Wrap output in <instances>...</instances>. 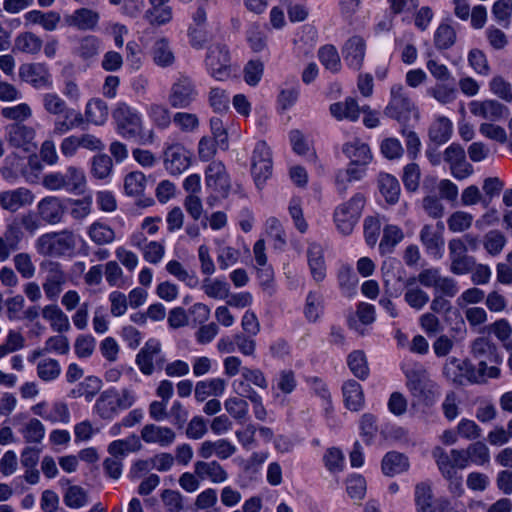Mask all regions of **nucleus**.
<instances>
[{
    "mask_svg": "<svg viewBox=\"0 0 512 512\" xmlns=\"http://www.w3.org/2000/svg\"><path fill=\"white\" fill-rule=\"evenodd\" d=\"M472 353L479 360H487L490 363L500 364L502 358L498 355L496 348L485 338H479L472 345Z\"/></svg>",
    "mask_w": 512,
    "mask_h": 512,
    "instance_id": "48",
    "label": "nucleus"
},
{
    "mask_svg": "<svg viewBox=\"0 0 512 512\" xmlns=\"http://www.w3.org/2000/svg\"><path fill=\"white\" fill-rule=\"evenodd\" d=\"M364 204V196L362 194H355L347 202L336 207L334 211V222L340 233L343 235L352 233Z\"/></svg>",
    "mask_w": 512,
    "mask_h": 512,
    "instance_id": "6",
    "label": "nucleus"
},
{
    "mask_svg": "<svg viewBox=\"0 0 512 512\" xmlns=\"http://www.w3.org/2000/svg\"><path fill=\"white\" fill-rule=\"evenodd\" d=\"M44 109L52 114L59 115L64 113V119H57L54 122V133L62 135L83 123V117L80 112L74 109H67L65 101L56 93H45L42 95Z\"/></svg>",
    "mask_w": 512,
    "mask_h": 512,
    "instance_id": "4",
    "label": "nucleus"
},
{
    "mask_svg": "<svg viewBox=\"0 0 512 512\" xmlns=\"http://www.w3.org/2000/svg\"><path fill=\"white\" fill-rule=\"evenodd\" d=\"M273 171L272 154L264 141H258L251 156V175L256 187L261 190Z\"/></svg>",
    "mask_w": 512,
    "mask_h": 512,
    "instance_id": "8",
    "label": "nucleus"
},
{
    "mask_svg": "<svg viewBox=\"0 0 512 512\" xmlns=\"http://www.w3.org/2000/svg\"><path fill=\"white\" fill-rule=\"evenodd\" d=\"M43 318L50 322L53 330L57 332L67 331L70 328V322L63 311L56 305H47L42 310Z\"/></svg>",
    "mask_w": 512,
    "mask_h": 512,
    "instance_id": "46",
    "label": "nucleus"
},
{
    "mask_svg": "<svg viewBox=\"0 0 512 512\" xmlns=\"http://www.w3.org/2000/svg\"><path fill=\"white\" fill-rule=\"evenodd\" d=\"M20 432L27 442L40 443L45 437L46 429L42 421L35 416L22 426Z\"/></svg>",
    "mask_w": 512,
    "mask_h": 512,
    "instance_id": "54",
    "label": "nucleus"
},
{
    "mask_svg": "<svg viewBox=\"0 0 512 512\" xmlns=\"http://www.w3.org/2000/svg\"><path fill=\"white\" fill-rule=\"evenodd\" d=\"M163 362L161 343L157 339H149L136 357V364L145 375H151L155 366H160Z\"/></svg>",
    "mask_w": 512,
    "mask_h": 512,
    "instance_id": "14",
    "label": "nucleus"
},
{
    "mask_svg": "<svg viewBox=\"0 0 512 512\" xmlns=\"http://www.w3.org/2000/svg\"><path fill=\"white\" fill-rule=\"evenodd\" d=\"M408 467V459L398 452H389L382 460V471L387 476H394L403 473L408 469Z\"/></svg>",
    "mask_w": 512,
    "mask_h": 512,
    "instance_id": "44",
    "label": "nucleus"
},
{
    "mask_svg": "<svg viewBox=\"0 0 512 512\" xmlns=\"http://www.w3.org/2000/svg\"><path fill=\"white\" fill-rule=\"evenodd\" d=\"M140 440L147 444H155L161 447L170 446L176 439L175 432L166 426L146 424L141 429Z\"/></svg>",
    "mask_w": 512,
    "mask_h": 512,
    "instance_id": "22",
    "label": "nucleus"
},
{
    "mask_svg": "<svg viewBox=\"0 0 512 512\" xmlns=\"http://www.w3.org/2000/svg\"><path fill=\"white\" fill-rule=\"evenodd\" d=\"M494 20L504 27H509L512 18V0H496L492 5Z\"/></svg>",
    "mask_w": 512,
    "mask_h": 512,
    "instance_id": "64",
    "label": "nucleus"
},
{
    "mask_svg": "<svg viewBox=\"0 0 512 512\" xmlns=\"http://www.w3.org/2000/svg\"><path fill=\"white\" fill-rule=\"evenodd\" d=\"M136 394L130 389L117 390L114 387L104 390L96 399L92 412L103 420H112L122 410L136 402Z\"/></svg>",
    "mask_w": 512,
    "mask_h": 512,
    "instance_id": "3",
    "label": "nucleus"
},
{
    "mask_svg": "<svg viewBox=\"0 0 512 512\" xmlns=\"http://www.w3.org/2000/svg\"><path fill=\"white\" fill-rule=\"evenodd\" d=\"M323 462L330 473H339L345 467V455L337 447L328 448L323 455Z\"/></svg>",
    "mask_w": 512,
    "mask_h": 512,
    "instance_id": "62",
    "label": "nucleus"
},
{
    "mask_svg": "<svg viewBox=\"0 0 512 512\" xmlns=\"http://www.w3.org/2000/svg\"><path fill=\"white\" fill-rule=\"evenodd\" d=\"M37 208L41 218L52 224L58 223L64 212L60 199L55 196L43 198L39 201Z\"/></svg>",
    "mask_w": 512,
    "mask_h": 512,
    "instance_id": "31",
    "label": "nucleus"
},
{
    "mask_svg": "<svg viewBox=\"0 0 512 512\" xmlns=\"http://www.w3.org/2000/svg\"><path fill=\"white\" fill-rule=\"evenodd\" d=\"M85 119L88 123L101 126L108 119V107L104 101L95 98L87 102L85 107Z\"/></svg>",
    "mask_w": 512,
    "mask_h": 512,
    "instance_id": "40",
    "label": "nucleus"
},
{
    "mask_svg": "<svg viewBox=\"0 0 512 512\" xmlns=\"http://www.w3.org/2000/svg\"><path fill=\"white\" fill-rule=\"evenodd\" d=\"M414 502L416 512H437V501L434 499L432 488L427 483H419L415 487Z\"/></svg>",
    "mask_w": 512,
    "mask_h": 512,
    "instance_id": "34",
    "label": "nucleus"
},
{
    "mask_svg": "<svg viewBox=\"0 0 512 512\" xmlns=\"http://www.w3.org/2000/svg\"><path fill=\"white\" fill-rule=\"evenodd\" d=\"M204 293L214 299L226 300L229 296L230 287L224 279H208L203 284Z\"/></svg>",
    "mask_w": 512,
    "mask_h": 512,
    "instance_id": "61",
    "label": "nucleus"
},
{
    "mask_svg": "<svg viewBox=\"0 0 512 512\" xmlns=\"http://www.w3.org/2000/svg\"><path fill=\"white\" fill-rule=\"evenodd\" d=\"M453 123L445 116H438L430 126L429 137L438 145L446 143L452 135Z\"/></svg>",
    "mask_w": 512,
    "mask_h": 512,
    "instance_id": "38",
    "label": "nucleus"
},
{
    "mask_svg": "<svg viewBox=\"0 0 512 512\" xmlns=\"http://www.w3.org/2000/svg\"><path fill=\"white\" fill-rule=\"evenodd\" d=\"M66 281L64 272L56 264L49 266L46 281L43 284L44 292L49 299H56L62 291V286Z\"/></svg>",
    "mask_w": 512,
    "mask_h": 512,
    "instance_id": "35",
    "label": "nucleus"
},
{
    "mask_svg": "<svg viewBox=\"0 0 512 512\" xmlns=\"http://www.w3.org/2000/svg\"><path fill=\"white\" fill-rule=\"evenodd\" d=\"M35 200L34 194L27 188L20 187L0 193V205L3 209L16 212L31 205Z\"/></svg>",
    "mask_w": 512,
    "mask_h": 512,
    "instance_id": "18",
    "label": "nucleus"
},
{
    "mask_svg": "<svg viewBox=\"0 0 512 512\" xmlns=\"http://www.w3.org/2000/svg\"><path fill=\"white\" fill-rule=\"evenodd\" d=\"M152 56L158 66L167 67L173 64L175 58L167 38L162 37L155 41Z\"/></svg>",
    "mask_w": 512,
    "mask_h": 512,
    "instance_id": "47",
    "label": "nucleus"
},
{
    "mask_svg": "<svg viewBox=\"0 0 512 512\" xmlns=\"http://www.w3.org/2000/svg\"><path fill=\"white\" fill-rule=\"evenodd\" d=\"M307 261L313 279L321 282L326 277V262L323 247L315 242H311L307 248Z\"/></svg>",
    "mask_w": 512,
    "mask_h": 512,
    "instance_id": "26",
    "label": "nucleus"
},
{
    "mask_svg": "<svg viewBox=\"0 0 512 512\" xmlns=\"http://www.w3.org/2000/svg\"><path fill=\"white\" fill-rule=\"evenodd\" d=\"M142 449L140 438L131 434L126 438L112 441L107 448L110 455L117 458H124L130 453L138 452Z\"/></svg>",
    "mask_w": 512,
    "mask_h": 512,
    "instance_id": "30",
    "label": "nucleus"
},
{
    "mask_svg": "<svg viewBox=\"0 0 512 512\" xmlns=\"http://www.w3.org/2000/svg\"><path fill=\"white\" fill-rule=\"evenodd\" d=\"M344 404L350 411H359L364 406V393L361 385L354 381L348 380L342 386Z\"/></svg>",
    "mask_w": 512,
    "mask_h": 512,
    "instance_id": "32",
    "label": "nucleus"
},
{
    "mask_svg": "<svg viewBox=\"0 0 512 512\" xmlns=\"http://www.w3.org/2000/svg\"><path fill=\"white\" fill-rule=\"evenodd\" d=\"M467 453L466 459L468 466L473 463L477 466H483L490 461V451L486 444L483 442H475L464 449Z\"/></svg>",
    "mask_w": 512,
    "mask_h": 512,
    "instance_id": "58",
    "label": "nucleus"
},
{
    "mask_svg": "<svg viewBox=\"0 0 512 512\" xmlns=\"http://www.w3.org/2000/svg\"><path fill=\"white\" fill-rule=\"evenodd\" d=\"M146 20L153 26H163L173 19V9L168 3L151 4L145 13Z\"/></svg>",
    "mask_w": 512,
    "mask_h": 512,
    "instance_id": "43",
    "label": "nucleus"
},
{
    "mask_svg": "<svg viewBox=\"0 0 512 512\" xmlns=\"http://www.w3.org/2000/svg\"><path fill=\"white\" fill-rule=\"evenodd\" d=\"M407 388L411 395L419 401L432 405L436 401V385L429 379L426 372L422 369L409 371L406 373Z\"/></svg>",
    "mask_w": 512,
    "mask_h": 512,
    "instance_id": "10",
    "label": "nucleus"
},
{
    "mask_svg": "<svg viewBox=\"0 0 512 512\" xmlns=\"http://www.w3.org/2000/svg\"><path fill=\"white\" fill-rule=\"evenodd\" d=\"M42 48V40L31 32L19 34L14 41V50L26 53L36 54Z\"/></svg>",
    "mask_w": 512,
    "mask_h": 512,
    "instance_id": "51",
    "label": "nucleus"
},
{
    "mask_svg": "<svg viewBox=\"0 0 512 512\" xmlns=\"http://www.w3.org/2000/svg\"><path fill=\"white\" fill-rule=\"evenodd\" d=\"M165 268L170 275L185 283L189 287H195L198 284V279L195 274L189 272L183 266V264L177 260L168 261Z\"/></svg>",
    "mask_w": 512,
    "mask_h": 512,
    "instance_id": "59",
    "label": "nucleus"
},
{
    "mask_svg": "<svg viewBox=\"0 0 512 512\" xmlns=\"http://www.w3.org/2000/svg\"><path fill=\"white\" fill-rule=\"evenodd\" d=\"M342 153L349 163L346 169L337 171L335 183L339 190H346L350 183L360 181L366 176L373 154L370 146L359 138L346 141L342 146Z\"/></svg>",
    "mask_w": 512,
    "mask_h": 512,
    "instance_id": "1",
    "label": "nucleus"
},
{
    "mask_svg": "<svg viewBox=\"0 0 512 512\" xmlns=\"http://www.w3.org/2000/svg\"><path fill=\"white\" fill-rule=\"evenodd\" d=\"M92 175L105 183L110 182L112 175V161L107 155H97L93 158Z\"/></svg>",
    "mask_w": 512,
    "mask_h": 512,
    "instance_id": "60",
    "label": "nucleus"
},
{
    "mask_svg": "<svg viewBox=\"0 0 512 512\" xmlns=\"http://www.w3.org/2000/svg\"><path fill=\"white\" fill-rule=\"evenodd\" d=\"M330 112L337 120L350 121H356L360 114L359 106L353 98H348L344 102L332 104L330 106Z\"/></svg>",
    "mask_w": 512,
    "mask_h": 512,
    "instance_id": "42",
    "label": "nucleus"
},
{
    "mask_svg": "<svg viewBox=\"0 0 512 512\" xmlns=\"http://www.w3.org/2000/svg\"><path fill=\"white\" fill-rule=\"evenodd\" d=\"M88 236L98 245L110 244L117 238L115 231L102 221H95L88 227Z\"/></svg>",
    "mask_w": 512,
    "mask_h": 512,
    "instance_id": "41",
    "label": "nucleus"
},
{
    "mask_svg": "<svg viewBox=\"0 0 512 512\" xmlns=\"http://www.w3.org/2000/svg\"><path fill=\"white\" fill-rule=\"evenodd\" d=\"M226 386V381L218 377L199 381L195 387V399L198 402H203L211 396L220 397L225 393Z\"/></svg>",
    "mask_w": 512,
    "mask_h": 512,
    "instance_id": "29",
    "label": "nucleus"
},
{
    "mask_svg": "<svg viewBox=\"0 0 512 512\" xmlns=\"http://www.w3.org/2000/svg\"><path fill=\"white\" fill-rule=\"evenodd\" d=\"M403 231L396 225H386L383 229V237L379 244V250L382 254L391 253L394 247L402 241Z\"/></svg>",
    "mask_w": 512,
    "mask_h": 512,
    "instance_id": "52",
    "label": "nucleus"
},
{
    "mask_svg": "<svg viewBox=\"0 0 512 512\" xmlns=\"http://www.w3.org/2000/svg\"><path fill=\"white\" fill-rule=\"evenodd\" d=\"M104 268V276L109 286L125 288L131 284V280L124 276L122 268L116 261H108Z\"/></svg>",
    "mask_w": 512,
    "mask_h": 512,
    "instance_id": "53",
    "label": "nucleus"
},
{
    "mask_svg": "<svg viewBox=\"0 0 512 512\" xmlns=\"http://www.w3.org/2000/svg\"><path fill=\"white\" fill-rule=\"evenodd\" d=\"M37 376L44 382H52L61 374L59 362L52 358H44L37 363Z\"/></svg>",
    "mask_w": 512,
    "mask_h": 512,
    "instance_id": "56",
    "label": "nucleus"
},
{
    "mask_svg": "<svg viewBox=\"0 0 512 512\" xmlns=\"http://www.w3.org/2000/svg\"><path fill=\"white\" fill-rule=\"evenodd\" d=\"M30 412L50 424L67 425L71 422L68 404L61 400L52 402L41 400L30 407Z\"/></svg>",
    "mask_w": 512,
    "mask_h": 512,
    "instance_id": "9",
    "label": "nucleus"
},
{
    "mask_svg": "<svg viewBox=\"0 0 512 512\" xmlns=\"http://www.w3.org/2000/svg\"><path fill=\"white\" fill-rule=\"evenodd\" d=\"M472 115L486 120L497 121L507 115V108L493 99L473 100L468 104Z\"/></svg>",
    "mask_w": 512,
    "mask_h": 512,
    "instance_id": "17",
    "label": "nucleus"
},
{
    "mask_svg": "<svg viewBox=\"0 0 512 512\" xmlns=\"http://www.w3.org/2000/svg\"><path fill=\"white\" fill-rule=\"evenodd\" d=\"M344 61L350 68L359 69L365 56L364 40L358 36L351 37L342 49Z\"/></svg>",
    "mask_w": 512,
    "mask_h": 512,
    "instance_id": "28",
    "label": "nucleus"
},
{
    "mask_svg": "<svg viewBox=\"0 0 512 512\" xmlns=\"http://www.w3.org/2000/svg\"><path fill=\"white\" fill-rule=\"evenodd\" d=\"M70 246L71 236L68 234H46L37 240V250L43 255L60 254Z\"/></svg>",
    "mask_w": 512,
    "mask_h": 512,
    "instance_id": "24",
    "label": "nucleus"
},
{
    "mask_svg": "<svg viewBox=\"0 0 512 512\" xmlns=\"http://www.w3.org/2000/svg\"><path fill=\"white\" fill-rule=\"evenodd\" d=\"M64 177V190L68 193L80 195L86 188V176L82 169L75 166H69L65 172H62Z\"/></svg>",
    "mask_w": 512,
    "mask_h": 512,
    "instance_id": "36",
    "label": "nucleus"
},
{
    "mask_svg": "<svg viewBox=\"0 0 512 512\" xmlns=\"http://www.w3.org/2000/svg\"><path fill=\"white\" fill-rule=\"evenodd\" d=\"M378 189L388 204H395L400 195V184L396 177L388 173H380L378 176Z\"/></svg>",
    "mask_w": 512,
    "mask_h": 512,
    "instance_id": "37",
    "label": "nucleus"
},
{
    "mask_svg": "<svg viewBox=\"0 0 512 512\" xmlns=\"http://www.w3.org/2000/svg\"><path fill=\"white\" fill-rule=\"evenodd\" d=\"M443 373L449 380L459 384H464L465 382L472 383V381L479 379L475 376V369L469 361L454 357L447 359Z\"/></svg>",
    "mask_w": 512,
    "mask_h": 512,
    "instance_id": "16",
    "label": "nucleus"
},
{
    "mask_svg": "<svg viewBox=\"0 0 512 512\" xmlns=\"http://www.w3.org/2000/svg\"><path fill=\"white\" fill-rule=\"evenodd\" d=\"M384 113L400 123L408 122L411 115L418 118V111L401 84H395L391 87L390 100Z\"/></svg>",
    "mask_w": 512,
    "mask_h": 512,
    "instance_id": "7",
    "label": "nucleus"
},
{
    "mask_svg": "<svg viewBox=\"0 0 512 512\" xmlns=\"http://www.w3.org/2000/svg\"><path fill=\"white\" fill-rule=\"evenodd\" d=\"M146 187V178L142 172H130L124 178V191L128 196L141 195Z\"/></svg>",
    "mask_w": 512,
    "mask_h": 512,
    "instance_id": "63",
    "label": "nucleus"
},
{
    "mask_svg": "<svg viewBox=\"0 0 512 512\" xmlns=\"http://www.w3.org/2000/svg\"><path fill=\"white\" fill-rule=\"evenodd\" d=\"M443 224L437 227L426 225L421 230V241L427 253L435 259L442 258L444 254Z\"/></svg>",
    "mask_w": 512,
    "mask_h": 512,
    "instance_id": "20",
    "label": "nucleus"
},
{
    "mask_svg": "<svg viewBox=\"0 0 512 512\" xmlns=\"http://www.w3.org/2000/svg\"><path fill=\"white\" fill-rule=\"evenodd\" d=\"M197 91L193 82L185 76L179 77L171 86L168 102L176 109L189 107L196 99Z\"/></svg>",
    "mask_w": 512,
    "mask_h": 512,
    "instance_id": "12",
    "label": "nucleus"
},
{
    "mask_svg": "<svg viewBox=\"0 0 512 512\" xmlns=\"http://www.w3.org/2000/svg\"><path fill=\"white\" fill-rule=\"evenodd\" d=\"M405 302L414 310H422L430 300L427 292L416 285V278H409L405 284Z\"/></svg>",
    "mask_w": 512,
    "mask_h": 512,
    "instance_id": "33",
    "label": "nucleus"
},
{
    "mask_svg": "<svg viewBox=\"0 0 512 512\" xmlns=\"http://www.w3.org/2000/svg\"><path fill=\"white\" fill-rule=\"evenodd\" d=\"M205 66L208 74L216 81H227L235 72L229 50L221 44L211 45L208 48Z\"/></svg>",
    "mask_w": 512,
    "mask_h": 512,
    "instance_id": "5",
    "label": "nucleus"
},
{
    "mask_svg": "<svg viewBox=\"0 0 512 512\" xmlns=\"http://www.w3.org/2000/svg\"><path fill=\"white\" fill-rule=\"evenodd\" d=\"M236 452V446L227 439H218L216 441H204L200 444L198 454L203 459H209L216 456L219 459H227Z\"/></svg>",
    "mask_w": 512,
    "mask_h": 512,
    "instance_id": "25",
    "label": "nucleus"
},
{
    "mask_svg": "<svg viewBox=\"0 0 512 512\" xmlns=\"http://www.w3.org/2000/svg\"><path fill=\"white\" fill-rule=\"evenodd\" d=\"M21 81L35 89H51L53 87L52 75L44 63H25L19 67Z\"/></svg>",
    "mask_w": 512,
    "mask_h": 512,
    "instance_id": "11",
    "label": "nucleus"
},
{
    "mask_svg": "<svg viewBox=\"0 0 512 512\" xmlns=\"http://www.w3.org/2000/svg\"><path fill=\"white\" fill-rule=\"evenodd\" d=\"M102 380L97 376L86 377L78 386L77 389L71 391L73 398L84 397L87 402L92 401L94 396L102 388Z\"/></svg>",
    "mask_w": 512,
    "mask_h": 512,
    "instance_id": "49",
    "label": "nucleus"
},
{
    "mask_svg": "<svg viewBox=\"0 0 512 512\" xmlns=\"http://www.w3.org/2000/svg\"><path fill=\"white\" fill-rule=\"evenodd\" d=\"M356 319L350 320V326L354 328L356 331L361 332L362 325H371L376 320V309L375 306L367 303L361 302L358 304L356 309Z\"/></svg>",
    "mask_w": 512,
    "mask_h": 512,
    "instance_id": "50",
    "label": "nucleus"
},
{
    "mask_svg": "<svg viewBox=\"0 0 512 512\" xmlns=\"http://www.w3.org/2000/svg\"><path fill=\"white\" fill-rule=\"evenodd\" d=\"M145 112L152 122L158 128L166 129L171 124L172 118L169 109L160 103H151L146 105Z\"/></svg>",
    "mask_w": 512,
    "mask_h": 512,
    "instance_id": "45",
    "label": "nucleus"
},
{
    "mask_svg": "<svg viewBox=\"0 0 512 512\" xmlns=\"http://www.w3.org/2000/svg\"><path fill=\"white\" fill-rule=\"evenodd\" d=\"M467 453L464 449H452L449 453L446 452L442 447L437 446L432 450V456L440 470V462L447 464L451 467L454 473H459L458 470H462L468 467V460L466 459Z\"/></svg>",
    "mask_w": 512,
    "mask_h": 512,
    "instance_id": "23",
    "label": "nucleus"
},
{
    "mask_svg": "<svg viewBox=\"0 0 512 512\" xmlns=\"http://www.w3.org/2000/svg\"><path fill=\"white\" fill-rule=\"evenodd\" d=\"M350 371L359 379H366L369 375V367L364 352L356 350L351 352L347 358Z\"/></svg>",
    "mask_w": 512,
    "mask_h": 512,
    "instance_id": "57",
    "label": "nucleus"
},
{
    "mask_svg": "<svg viewBox=\"0 0 512 512\" xmlns=\"http://www.w3.org/2000/svg\"><path fill=\"white\" fill-rule=\"evenodd\" d=\"M205 183L213 193L222 197L227 195L230 189V179L222 162L213 161L207 166Z\"/></svg>",
    "mask_w": 512,
    "mask_h": 512,
    "instance_id": "15",
    "label": "nucleus"
},
{
    "mask_svg": "<svg viewBox=\"0 0 512 512\" xmlns=\"http://www.w3.org/2000/svg\"><path fill=\"white\" fill-rule=\"evenodd\" d=\"M324 313V301L321 293L310 291L305 299L303 314L310 323L317 322Z\"/></svg>",
    "mask_w": 512,
    "mask_h": 512,
    "instance_id": "39",
    "label": "nucleus"
},
{
    "mask_svg": "<svg viewBox=\"0 0 512 512\" xmlns=\"http://www.w3.org/2000/svg\"><path fill=\"white\" fill-rule=\"evenodd\" d=\"M35 135L36 133L33 128L19 124L10 125L7 131L10 144L27 153H34L36 151Z\"/></svg>",
    "mask_w": 512,
    "mask_h": 512,
    "instance_id": "19",
    "label": "nucleus"
},
{
    "mask_svg": "<svg viewBox=\"0 0 512 512\" xmlns=\"http://www.w3.org/2000/svg\"><path fill=\"white\" fill-rule=\"evenodd\" d=\"M112 117L115 123L116 132L125 139H135L140 144L153 142L152 131L144 129L142 113L125 102L117 103L113 110Z\"/></svg>",
    "mask_w": 512,
    "mask_h": 512,
    "instance_id": "2",
    "label": "nucleus"
},
{
    "mask_svg": "<svg viewBox=\"0 0 512 512\" xmlns=\"http://www.w3.org/2000/svg\"><path fill=\"white\" fill-rule=\"evenodd\" d=\"M100 15L98 12L89 8H79L73 13L65 15L64 22L69 27H74L82 31H92L98 26Z\"/></svg>",
    "mask_w": 512,
    "mask_h": 512,
    "instance_id": "21",
    "label": "nucleus"
},
{
    "mask_svg": "<svg viewBox=\"0 0 512 512\" xmlns=\"http://www.w3.org/2000/svg\"><path fill=\"white\" fill-rule=\"evenodd\" d=\"M194 472L200 480H208L212 483H223L228 479V473L216 461H197L194 464Z\"/></svg>",
    "mask_w": 512,
    "mask_h": 512,
    "instance_id": "27",
    "label": "nucleus"
},
{
    "mask_svg": "<svg viewBox=\"0 0 512 512\" xmlns=\"http://www.w3.org/2000/svg\"><path fill=\"white\" fill-rule=\"evenodd\" d=\"M427 94L442 105L450 104L457 98V90L453 85L443 82L437 83L435 86L427 90Z\"/></svg>",
    "mask_w": 512,
    "mask_h": 512,
    "instance_id": "55",
    "label": "nucleus"
},
{
    "mask_svg": "<svg viewBox=\"0 0 512 512\" xmlns=\"http://www.w3.org/2000/svg\"><path fill=\"white\" fill-rule=\"evenodd\" d=\"M191 160L192 152L179 143L170 145L164 154V166L171 175L185 172L190 167Z\"/></svg>",
    "mask_w": 512,
    "mask_h": 512,
    "instance_id": "13",
    "label": "nucleus"
}]
</instances>
